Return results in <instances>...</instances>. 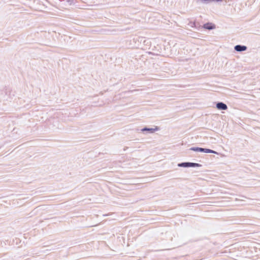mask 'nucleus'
<instances>
[{
    "label": "nucleus",
    "mask_w": 260,
    "mask_h": 260,
    "mask_svg": "<svg viewBox=\"0 0 260 260\" xmlns=\"http://www.w3.org/2000/svg\"><path fill=\"white\" fill-rule=\"evenodd\" d=\"M216 107L218 109H221L224 110H226L228 108L226 105L222 103H219L217 104Z\"/></svg>",
    "instance_id": "nucleus-2"
},
{
    "label": "nucleus",
    "mask_w": 260,
    "mask_h": 260,
    "mask_svg": "<svg viewBox=\"0 0 260 260\" xmlns=\"http://www.w3.org/2000/svg\"><path fill=\"white\" fill-rule=\"evenodd\" d=\"M182 165L186 167H188V166L193 167V166L198 165L197 164H194V163H185V164H183Z\"/></svg>",
    "instance_id": "nucleus-5"
},
{
    "label": "nucleus",
    "mask_w": 260,
    "mask_h": 260,
    "mask_svg": "<svg viewBox=\"0 0 260 260\" xmlns=\"http://www.w3.org/2000/svg\"><path fill=\"white\" fill-rule=\"evenodd\" d=\"M190 150L194 151H200L203 152L205 153H216V152L212 150L209 149H204L202 148L199 147H192L190 149Z\"/></svg>",
    "instance_id": "nucleus-1"
},
{
    "label": "nucleus",
    "mask_w": 260,
    "mask_h": 260,
    "mask_svg": "<svg viewBox=\"0 0 260 260\" xmlns=\"http://www.w3.org/2000/svg\"><path fill=\"white\" fill-rule=\"evenodd\" d=\"M235 49L237 51H244L246 49V47L245 46L237 45L235 47Z\"/></svg>",
    "instance_id": "nucleus-3"
},
{
    "label": "nucleus",
    "mask_w": 260,
    "mask_h": 260,
    "mask_svg": "<svg viewBox=\"0 0 260 260\" xmlns=\"http://www.w3.org/2000/svg\"><path fill=\"white\" fill-rule=\"evenodd\" d=\"M204 27L208 29H212L215 28V26L212 23H206L204 24Z\"/></svg>",
    "instance_id": "nucleus-4"
}]
</instances>
